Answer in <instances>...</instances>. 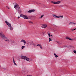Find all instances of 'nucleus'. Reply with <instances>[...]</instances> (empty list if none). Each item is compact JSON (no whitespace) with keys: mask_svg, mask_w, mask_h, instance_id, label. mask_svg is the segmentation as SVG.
I'll return each mask as SVG.
<instances>
[{"mask_svg":"<svg viewBox=\"0 0 76 76\" xmlns=\"http://www.w3.org/2000/svg\"><path fill=\"white\" fill-rule=\"evenodd\" d=\"M0 37H1L2 39L3 40H4L5 41H7L8 42H12V39H10V41L9 40V39H7V37H6V36L4 35L3 33L2 32L0 31Z\"/></svg>","mask_w":76,"mask_h":76,"instance_id":"f257e3e1","label":"nucleus"},{"mask_svg":"<svg viewBox=\"0 0 76 76\" xmlns=\"http://www.w3.org/2000/svg\"><path fill=\"white\" fill-rule=\"evenodd\" d=\"M5 23L7 25H8V28H10L9 29H10V31H12L13 28V27H12V25L9 23L8 22L7 20L5 21Z\"/></svg>","mask_w":76,"mask_h":76,"instance_id":"f03ea898","label":"nucleus"},{"mask_svg":"<svg viewBox=\"0 0 76 76\" xmlns=\"http://www.w3.org/2000/svg\"><path fill=\"white\" fill-rule=\"evenodd\" d=\"M20 16H21L22 18H23L24 19H28V16H27V15H23L22 14H21L20 15V16H18V19H19L20 18Z\"/></svg>","mask_w":76,"mask_h":76,"instance_id":"7ed1b4c3","label":"nucleus"},{"mask_svg":"<svg viewBox=\"0 0 76 76\" xmlns=\"http://www.w3.org/2000/svg\"><path fill=\"white\" fill-rule=\"evenodd\" d=\"M21 58L25 60H27V61H29V58H28L26 56H22L21 57Z\"/></svg>","mask_w":76,"mask_h":76,"instance_id":"20e7f679","label":"nucleus"},{"mask_svg":"<svg viewBox=\"0 0 76 76\" xmlns=\"http://www.w3.org/2000/svg\"><path fill=\"white\" fill-rule=\"evenodd\" d=\"M27 44H28V45H32V44H33V41H30L28 42H27Z\"/></svg>","mask_w":76,"mask_h":76,"instance_id":"39448f33","label":"nucleus"},{"mask_svg":"<svg viewBox=\"0 0 76 76\" xmlns=\"http://www.w3.org/2000/svg\"><path fill=\"white\" fill-rule=\"evenodd\" d=\"M19 7V6L16 3L15 5H14V8L15 9Z\"/></svg>","mask_w":76,"mask_h":76,"instance_id":"423d86ee","label":"nucleus"},{"mask_svg":"<svg viewBox=\"0 0 76 76\" xmlns=\"http://www.w3.org/2000/svg\"><path fill=\"white\" fill-rule=\"evenodd\" d=\"M42 25V28H47L48 26L46 24H44Z\"/></svg>","mask_w":76,"mask_h":76,"instance_id":"0eeeda50","label":"nucleus"},{"mask_svg":"<svg viewBox=\"0 0 76 76\" xmlns=\"http://www.w3.org/2000/svg\"><path fill=\"white\" fill-rule=\"evenodd\" d=\"M21 42H23L24 44H27V43H26V41H25V40L23 39L21 40Z\"/></svg>","mask_w":76,"mask_h":76,"instance_id":"6e6552de","label":"nucleus"},{"mask_svg":"<svg viewBox=\"0 0 76 76\" xmlns=\"http://www.w3.org/2000/svg\"><path fill=\"white\" fill-rule=\"evenodd\" d=\"M66 39H69V40H72V41H73V39L68 37H66Z\"/></svg>","mask_w":76,"mask_h":76,"instance_id":"1a4fd4ad","label":"nucleus"},{"mask_svg":"<svg viewBox=\"0 0 76 76\" xmlns=\"http://www.w3.org/2000/svg\"><path fill=\"white\" fill-rule=\"evenodd\" d=\"M75 25V24H76V23H73L72 22H70L69 23V25Z\"/></svg>","mask_w":76,"mask_h":76,"instance_id":"9d476101","label":"nucleus"},{"mask_svg":"<svg viewBox=\"0 0 76 76\" xmlns=\"http://www.w3.org/2000/svg\"><path fill=\"white\" fill-rule=\"evenodd\" d=\"M17 11H18V13H19L20 14V13H21V12H22L21 11V10L20 9H20L19 10H17Z\"/></svg>","mask_w":76,"mask_h":76,"instance_id":"9b49d317","label":"nucleus"},{"mask_svg":"<svg viewBox=\"0 0 76 76\" xmlns=\"http://www.w3.org/2000/svg\"><path fill=\"white\" fill-rule=\"evenodd\" d=\"M13 59L14 64H15V65H17V64H16V63H15V59H14V58H13Z\"/></svg>","mask_w":76,"mask_h":76,"instance_id":"f8f14e48","label":"nucleus"},{"mask_svg":"<svg viewBox=\"0 0 76 76\" xmlns=\"http://www.w3.org/2000/svg\"><path fill=\"white\" fill-rule=\"evenodd\" d=\"M56 4H60V1H58L57 2H55V3Z\"/></svg>","mask_w":76,"mask_h":76,"instance_id":"ddd939ff","label":"nucleus"},{"mask_svg":"<svg viewBox=\"0 0 76 76\" xmlns=\"http://www.w3.org/2000/svg\"><path fill=\"white\" fill-rule=\"evenodd\" d=\"M53 17H54V18H56L57 17V15H53Z\"/></svg>","mask_w":76,"mask_h":76,"instance_id":"4468645a","label":"nucleus"},{"mask_svg":"<svg viewBox=\"0 0 76 76\" xmlns=\"http://www.w3.org/2000/svg\"><path fill=\"white\" fill-rule=\"evenodd\" d=\"M54 55L55 56V57H56V58L58 57V56L56 54L54 53Z\"/></svg>","mask_w":76,"mask_h":76,"instance_id":"2eb2a0df","label":"nucleus"},{"mask_svg":"<svg viewBox=\"0 0 76 76\" xmlns=\"http://www.w3.org/2000/svg\"><path fill=\"white\" fill-rule=\"evenodd\" d=\"M35 10L33 9V10H31V12H35Z\"/></svg>","mask_w":76,"mask_h":76,"instance_id":"dca6fc26","label":"nucleus"},{"mask_svg":"<svg viewBox=\"0 0 76 76\" xmlns=\"http://www.w3.org/2000/svg\"><path fill=\"white\" fill-rule=\"evenodd\" d=\"M25 47L24 46H23L21 47V49L22 50H23V49Z\"/></svg>","mask_w":76,"mask_h":76,"instance_id":"f3484780","label":"nucleus"},{"mask_svg":"<svg viewBox=\"0 0 76 76\" xmlns=\"http://www.w3.org/2000/svg\"><path fill=\"white\" fill-rule=\"evenodd\" d=\"M28 12L29 13H32L31 12V10H30L28 11Z\"/></svg>","mask_w":76,"mask_h":76,"instance_id":"a211bd4d","label":"nucleus"},{"mask_svg":"<svg viewBox=\"0 0 76 76\" xmlns=\"http://www.w3.org/2000/svg\"><path fill=\"white\" fill-rule=\"evenodd\" d=\"M49 42H50V41H52V39H51V38H50V37H49Z\"/></svg>","mask_w":76,"mask_h":76,"instance_id":"6ab92c4d","label":"nucleus"},{"mask_svg":"<svg viewBox=\"0 0 76 76\" xmlns=\"http://www.w3.org/2000/svg\"><path fill=\"white\" fill-rule=\"evenodd\" d=\"M65 6V5H61L60 6V7H64Z\"/></svg>","mask_w":76,"mask_h":76,"instance_id":"aec40b11","label":"nucleus"},{"mask_svg":"<svg viewBox=\"0 0 76 76\" xmlns=\"http://www.w3.org/2000/svg\"><path fill=\"white\" fill-rule=\"evenodd\" d=\"M41 45V44H38L36 46L37 47V46H39V47H40Z\"/></svg>","mask_w":76,"mask_h":76,"instance_id":"412c9836","label":"nucleus"},{"mask_svg":"<svg viewBox=\"0 0 76 76\" xmlns=\"http://www.w3.org/2000/svg\"><path fill=\"white\" fill-rule=\"evenodd\" d=\"M51 3H53V4H56L55 3L56 2H54L53 1H51Z\"/></svg>","mask_w":76,"mask_h":76,"instance_id":"4be33fe9","label":"nucleus"},{"mask_svg":"<svg viewBox=\"0 0 76 76\" xmlns=\"http://www.w3.org/2000/svg\"><path fill=\"white\" fill-rule=\"evenodd\" d=\"M17 9V10H19L20 9V7H18Z\"/></svg>","mask_w":76,"mask_h":76,"instance_id":"5701e85b","label":"nucleus"},{"mask_svg":"<svg viewBox=\"0 0 76 76\" xmlns=\"http://www.w3.org/2000/svg\"><path fill=\"white\" fill-rule=\"evenodd\" d=\"M28 22L29 23H33L32 21H28Z\"/></svg>","mask_w":76,"mask_h":76,"instance_id":"b1692460","label":"nucleus"},{"mask_svg":"<svg viewBox=\"0 0 76 76\" xmlns=\"http://www.w3.org/2000/svg\"><path fill=\"white\" fill-rule=\"evenodd\" d=\"M60 17V18H61V19H62V18H63V16H59Z\"/></svg>","mask_w":76,"mask_h":76,"instance_id":"393cba45","label":"nucleus"},{"mask_svg":"<svg viewBox=\"0 0 76 76\" xmlns=\"http://www.w3.org/2000/svg\"><path fill=\"white\" fill-rule=\"evenodd\" d=\"M74 53L75 54H76V50H73Z\"/></svg>","mask_w":76,"mask_h":76,"instance_id":"a878e982","label":"nucleus"},{"mask_svg":"<svg viewBox=\"0 0 76 76\" xmlns=\"http://www.w3.org/2000/svg\"><path fill=\"white\" fill-rule=\"evenodd\" d=\"M48 34L49 37H51V35H50V33H48Z\"/></svg>","mask_w":76,"mask_h":76,"instance_id":"bb28decb","label":"nucleus"},{"mask_svg":"<svg viewBox=\"0 0 76 76\" xmlns=\"http://www.w3.org/2000/svg\"><path fill=\"white\" fill-rule=\"evenodd\" d=\"M32 45H34V47H36V46L35 45V44L33 43L32 44Z\"/></svg>","mask_w":76,"mask_h":76,"instance_id":"cd10ccee","label":"nucleus"},{"mask_svg":"<svg viewBox=\"0 0 76 76\" xmlns=\"http://www.w3.org/2000/svg\"><path fill=\"white\" fill-rule=\"evenodd\" d=\"M40 47L41 49H42V45H41Z\"/></svg>","mask_w":76,"mask_h":76,"instance_id":"c85d7f7f","label":"nucleus"},{"mask_svg":"<svg viewBox=\"0 0 76 76\" xmlns=\"http://www.w3.org/2000/svg\"><path fill=\"white\" fill-rule=\"evenodd\" d=\"M44 15H41V16L40 17V18H42L43 16H44Z\"/></svg>","mask_w":76,"mask_h":76,"instance_id":"c756f323","label":"nucleus"},{"mask_svg":"<svg viewBox=\"0 0 76 76\" xmlns=\"http://www.w3.org/2000/svg\"><path fill=\"white\" fill-rule=\"evenodd\" d=\"M60 18V16H56V18Z\"/></svg>","mask_w":76,"mask_h":76,"instance_id":"7c9ffc66","label":"nucleus"},{"mask_svg":"<svg viewBox=\"0 0 76 76\" xmlns=\"http://www.w3.org/2000/svg\"><path fill=\"white\" fill-rule=\"evenodd\" d=\"M58 44H59L60 45H61L62 44L60 42H59V43H58Z\"/></svg>","mask_w":76,"mask_h":76,"instance_id":"2f4dec72","label":"nucleus"},{"mask_svg":"<svg viewBox=\"0 0 76 76\" xmlns=\"http://www.w3.org/2000/svg\"><path fill=\"white\" fill-rule=\"evenodd\" d=\"M71 31H74V29H72V28H71Z\"/></svg>","mask_w":76,"mask_h":76,"instance_id":"473e14b6","label":"nucleus"},{"mask_svg":"<svg viewBox=\"0 0 76 76\" xmlns=\"http://www.w3.org/2000/svg\"><path fill=\"white\" fill-rule=\"evenodd\" d=\"M3 69H4V70H6V69L4 68V67L3 68Z\"/></svg>","mask_w":76,"mask_h":76,"instance_id":"72a5a7b5","label":"nucleus"},{"mask_svg":"<svg viewBox=\"0 0 76 76\" xmlns=\"http://www.w3.org/2000/svg\"><path fill=\"white\" fill-rule=\"evenodd\" d=\"M45 32L43 34V35H45Z\"/></svg>","mask_w":76,"mask_h":76,"instance_id":"f704fd0d","label":"nucleus"},{"mask_svg":"<svg viewBox=\"0 0 76 76\" xmlns=\"http://www.w3.org/2000/svg\"><path fill=\"white\" fill-rule=\"evenodd\" d=\"M56 42H57V43H59V42H57V41Z\"/></svg>","mask_w":76,"mask_h":76,"instance_id":"c9c22d12","label":"nucleus"},{"mask_svg":"<svg viewBox=\"0 0 76 76\" xmlns=\"http://www.w3.org/2000/svg\"><path fill=\"white\" fill-rule=\"evenodd\" d=\"M50 36H51V37H53V36L52 35H50Z\"/></svg>","mask_w":76,"mask_h":76,"instance_id":"e433bc0d","label":"nucleus"},{"mask_svg":"<svg viewBox=\"0 0 76 76\" xmlns=\"http://www.w3.org/2000/svg\"><path fill=\"white\" fill-rule=\"evenodd\" d=\"M76 29V28H75L74 29V30H75Z\"/></svg>","mask_w":76,"mask_h":76,"instance_id":"4c0bfd02","label":"nucleus"},{"mask_svg":"<svg viewBox=\"0 0 76 76\" xmlns=\"http://www.w3.org/2000/svg\"><path fill=\"white\" fill-rule=\"evenodd\" d=\"M8 9H10V8L8 7Z\"/></svg>","mask_w":76,"mask_h":76,"instance_id":"58836bf2","label":"nucleus"},{"mask_svg":"<svg viewBox=\"0 0 76 76\" xmlns=\"http://www.w3.org/2000/svg\"><path fill=\"white\" fill-rule=\"evenodd\" d=\"M7 8H8L9 7L7 6Z\"/></svg>","mask_w":76,"mask_h":76,"instance_id":"ea45409f","label":"nucleus"}]
</instances>
